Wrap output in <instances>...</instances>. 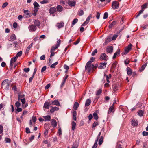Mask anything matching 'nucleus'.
Masks as SVG:
<instances>
[{"label": "nucleus", "instance_id": "1", "mask_svg": "<svg viewBox=\"0 0 148 148\" xmlns=\"http://www.w3.org/2000/svg\"><path fill=\"white\" fill-rule=\"evenodd\" d=\"M95 61V58L93 57H92L90 59L89 61L86 64L85 67V69L87 71L88 73L90 71H92L94 70V65L92 64V62Z\"/></svg>", "mask_w": 148, "mask_h": 148}, {"label": "nucleus", "instance_id": "2", "mask_svg": "<svg viewBox=\"0 0 148 148\" xmlns=\"http://www.w3.org/2000/svg\"><path fill=\"white\" fill-rule=\"evenodd\" d=\"M10 83L9 82L8 80L6 79L2 82L1 85L5 90H7L9 89L10 87Z\"/></svg>", "mask_w": 148, "mask_h": 148}, {"label": "nucleus", "instance_id": "3", "mask_svg": "<svg viewBox=\"0 0 148 148\" xmlns=\"http://www.w3.org/2000/svg\"><path fill=\"white\" fill-rule=\"evenodd\" d=\"M119 3L117 1H114L112 5V7L114 9H117L119 7Z\"/></svg>", "mask_w": 148, "mask_h": 148}, {"label": "nucleus", "instance_id": "4", "mask_svg": "<svg viewBox=\"0 0 148 148\" xmlns=\"http://www.w3.org/2000/svg\"><path fill=\"white\" fill-rule=\"evenodd\" d=\"M28 29L29 31L32 32H35L37 29L35 25L33 24L29 25L28 27Z\"/></svg>", "mask_w": 148, "mask_h": 148}, {"label": "nucleus", "instance_id": "5", "mask_svg": "<svg viewBox=\"0 0 148 148\" xmlns=\"http://www.w3.org/2000/svg\"><path fill=\"white\" fill-rule=\"evenodd\" d=\"M132 45L131 44H130L128 46L126 47L124 51V54H127L132 49Z\"/></svg>", "mask_w": 148, "mask_h": 148}, {"label": "nucleus", "instance_id": "6", "mask_svg": "<svg viewBox=\"0 0 148 148\" xmlns=\"http://www.w3.org/2000/svg\"><path fill=\"white\" fill-rule=\"evenodd\" d=\"M17 60V58L16 57H14L12 58L11 59L10 65V68L11 69H12L13 64L16 62Z\"/></svg>", "mask_w": 148, "mask_h": 148}, {"label": "nucleus", "instance_id": "7", "mask_svg": "<svg viewBox=\"0 0 148 148\" xmlns=\"http://www.w3.org/2000/svg\"><path fill=\"white\" fill-rule=\"evenodd\" d=\"M100 58H101L102 60L107 61L108 58V56L105 53H102L100 56Z\"/></svg>", "mask_w": 148, "mask_h": 148}, {"label": "nucleus", "instance_id": "8", "mask_svg": "<svg viewBox=\"0 0 148 148\" xmlns=\"http://www.w3.org/2000/svg\"><path fill=\"white\" fill-rule=\"evenodd\" d=\"M113 50V47L111 46H109L107 47L106 51L108 53H111Z\"/></svg>", "mask_w": 148, "mask_h": 148}, {"label": "nucleus", "instance_id": "9", "mask_svg": "<svg viewBox=\"0 0 148 148\" xmlns=\"http://www.w3.org/2000/svg\"><path fill=\"white\" fill-rule=\"evenodd\" d=\"M52 105H56L57 106H60V105L57 100H55L53 101L52 103Z\"/></svg>", "mask_w": 148, "mask_h": 148}, {"label": "nucleus", "instance_id": "10", "mask_svg": "<svg viewBox=\"0 0 148 148\" xmlns=\"http://www.w3.org/2000/svg\"><path fill=\"white\" fill-rule=\"evenodd\" d=\"M51 109L50 110V112L52 113H53L55 111L58 110L59 109V108L57 107L51 106Z\"/></svg>", "mask_w": 148, "mask_h": 148}, {"label": "nucleus", "instance_id": "11", "mask_svg": "<svg viewBox=\"0 0 148 148\" xmlns=\"http://www.w3.org/2000/svg\"><path fill=\"white\" fill-rule=\"evenodd\" d=\"M56 11V9L55 7H51L49 10V12L51 14H54L55 13Z\"/></svg>", "mask_w": 148, "mask_h": 148}, {"label": "nucleus", "instance_id": "12", "mask_svg": "<svg viewBox=\"0 0 148 148\" xmlns=\"http://www.w3.org/2000/svg\"><path fill=\"white\" fill-rule=\"evenodd\" d=\"M107 64V63H101L100 64V66L98 67V68L100 69H104L106 67V65Z\"/></svg>", "mask_w": 148, "mask_h": 148}, {"label": "nucleus", "instance_id": "13", "mask_svg": "<svg viewBox=\"0 0 148 148\" xmlns=\"http://www.w3.org/2000/svg\"><path fill=\"white\" fill-rule=\"evenodd\" d=\"M50 105V103L49 102L46 101L44 103V107L46 108L49 109Z\"/></svg>", "mask_w": 148, "mask_h": 148}, {"label": "nucleus", "instance_id": "14", "mask_svg": "<svg viewBox=\"0 0 148 148\" xmlns=\"http://www.w3.org/2000/svg\"><path fill=\"white\" fill-rule=\"evenodd\" d=\"M68 4L70 6H74L75 4V2L73 1H69Z\"/></svg>", "mask_w": 148, "mask_h": 148}, {"label": "nucleus", "instance_id": "15", "mask_svg": "<svg viewBox=\"0 0 148 148\" xmlns=\"http://www.w3.org/2000/svg\"><path fill=\"white\" fill-rule=\"evenodd\" d=\"M51 124L52 126L55 127L57 126V122L54 119H52L51 122Z\"/></svg>", "mask_w": 148, "mask_h": 148}, {"label": "nucleus", "instance_id": "16", "mask_svg": "<svg viewBox=\"0 0 148 148\" xmlns=\"http://www.w3.org/2000/svg\"><path fill=\"white\" fill-rule=\"evenodd\" d=\"M120 53V49H118L117 50L116 52L115 53L113 56V59H115L117 56Z\"/></svg>", "mask_w": 148, "mask_h": 148}, {"label": "nucleus", "instance_id": "17", "mask_svg": "<svg viewBox=\"0 0 148 148\" xmlns=\"http://www.w3.org/2000/svg\"><path fill=\"white\" fill-rule=\"evenodd\" d=\"M64 23L63 22H61L60 23H57L56 25V26L59 29L63 27L64 26Z\"/></svg>", "mask_w": 148, "mask_h": 148}, {"label": "nucleus", "instance_id": "18", "mask_svg": "<svg viewBox=\"0 0 148 148\" xmlns=\"http://www.w3.org/2000/svg\"><path fill=\"white\" fill-rule=\"evenodd\" d=\"M57 11L59 12H61L63 11V8L60 5H58L56 7Z\"/></svg>", "mask_w": 148, "mask_h": 148}, {"label": "nucleus", "instance_id": "19", "mask_svg": "<svg viewBox=\"0 0 148 148\" xmlns=\"http://www.w3.org/2000/svg\"><path fill=\"white\" fill-rule=\"evenodd\" d=\"M43 117L44 118L45 121H49L51 118V116L49 115L44 116Z\"/></svg>", "mask_w": 148, "mask_h": 148}, {"label": "nucleus", "instance_id": "20", "mask_svg": "<svg viewBox=\"0 0 148 148\" xmlns=\"http://www.w3.org/2000/svg\"><path fill=\"white\" fill-rule=\"evenodd\" d=\"M16 39V36L14 34H12L10 37L9 40L13 41Z\"/></svg>", "mask_w": 148, "mask_h": 148}, {"label": "nucleus", "instance_id": "21", "mask_svg": "<svg viewBox=\"0 0 148 148\" xmlns=\"http://www.w3.org/2000/svg\"><path fill=\"white\" fill-rule=\"evenodd\" d=\"M138 124L137 120H132V125L133 126H136Z\"/></svg>", "mask_w": 148, "mask_h": 148}, {"label": "nucleus", "instance_id": "22", "mask_svg": "<svg viewBox=\"0 0 148 148\" xmlns=\"http://www.w3.org/2000/svg\"><path fill=\"white\" fill-rule=\"evenodd\" d=\"M40 22L38 20H35L34 21V24L35 26L39 27L40 25Z\"/></svg>", "mask_w": 148, "mask_h": 148}, {"label": "nucleus", "instance_id": "23", "mask_svg": "<svg viewBox=\"0 0 148 148\" xmlns=\"http://www.w3.org/2000/svg\"><path fill=\"white\" fill-rule=\"evenodd\" d=\"M127 74L129 75H131L132 73V70L129 67H127Z\"/></svg>", "mask_w": 148, "mask_h": 148}, {"label": "nucleus", "instance_id": "24", "mask_svg": "<svg viewBox=\"0 0 148 148\" xmlns=\"http://www.w3.org/2000/svg\"><path fill=\"white\" fill-rule=\"evenodd\" d=\"M91 102V100L90 99H87L86 102L85 103V106H89Z\"/></svg>", "mask_w": 148, "mask_h": 148}, {"label": "nucleus", "instance_id": "25", "mask_svg": "<svg viewBox=\"0 0 148 148\" xmlns=\"http://www.w3.org/2000/svg\"><path fill=\"white\" fill-rule=\"evenodd\" d=\"M103 139L104 138L103 136H101L100 137V138L98 144L99 145H100L102 144L103 142Z\"/></svg>", "mask_w": 148, "mask_h": 148}, {"label": "nucleus", "instance_id": "26", "mask_svg": "<svg viewBox=\"0 0 148 148\" xmlns=\"http://www.w3.org/2000/svg\"><path fill=\"white\" fill-rule=\"evenodd\" d=\"M25 95L23 94H20L19 95L18 97V100H21L22 99H23L24 98Z\"/></svg>", "mask_w": 148, "mask_h": 148}, {"label": "nucleus", "instance_id": "27", "mask_svg": "<svg viewBox=\"0 0 148 148\" xmlns=\"http://www.w3.org/2000/svg\"><path fill=\"white\" fill-rule=\"evenodd\" d=\"M147 65V63H146L145 64H143L141 66V68L139 69V71L140 72H142L144 70L145 67Z\"/></svg>", "mask_w": 148, "mask_h": 148}, {"label": "nucleus", "instance_id": "28", "mask_svg": "<svg viewBox=\"0 0 148 148\" xmlns=\"http://www.w3.org/2000/svg\"><path fill=\"white\" fill-rule=\"evenodd\" d=\"M111 40H112V39L111 38V37H110V36H109L106 39L105 41V43H108L111 41Z\"/></svg>", "mask_w": 148, "mask_h": 148}, {"label": "nucleus", "instance_id": "29", "mask_svg": "<svg viewBox=\"0 0 148 148\" xmlns=\"http://www.w3.org/2000/svg\"><path fill=\"white\" fill-rule=\"evenodd\" d=\"M73 120L76 121L77 119V112L76 111H74L73 112Z\"/></svg>", "mask_w": 148, "mask_h": 148}, {"label": "nucleus", "instance_id": "30", "mask_svg": "<svg viewBox=\"0 0 148 148\" xmlns=\"http://www.w3.org/2000/svg\"><path fill=\"white\" fill-rule=\"evenodd\" d=\"M79 106V103L77 102H75L73 106L74 109L75 110H77V108Z\"/></svg>", "mask_w": 148, "mask_h": 148}, {"label": "nucleus", "instance_id": "31", "mask_svg": "<svg viewBox=\"0 0 148 148\" xmlns=\"http://www.w3.org/2000/svg\"><path fill=\"white\" fill-rule=\"evenodd\" d=\"M72 129L73 130H74L75 129L76 125V124L75 122L74 121H73L72 123Z\"/></svg>", "mask_w": 148, "mask_h": 148}, {"label": "nucleus", "instance_id": "32", "mask_svg": "<svg viewBox=\"0 0 148 148\" xmlns=\"http://www.w3.org/2000/svg\"><path fill=\"white\" fill-rule=\"evenodd\" d=\"M114 108H112V107H110L109 109L108 113L110 114L111 112H114Z\"/></svg>", "mask_w": 148, "mask_h": 148}, {"label": "nucleus", "instance_id": "33", "mask_svg": "<svg viewBox=\"0 0 148 148\" xmlns=\"http://www.w3.org/2000/svg\"><path fill=\"white\" fill-rule=\"evenodd\" d=\"M116 21H113L111 24L109 25V28H112L113 26L116 25Z\"/></svg>", "mask_w": 148, "mask_h": 148}, {"label": "nucleus", "instance_id": "34", "mask_svg": "<svg viewBox=\"0 0 148 148\" xmlns=\"http://www.w3.org/2000/svg\"><path fill=\"white\" fill-rule=\"evenodd\" d=\"M33 43H31L29 45L27 48L26 49V52L27 53H28L29 52V51L30 49V48L32 47V45H33Z\"/></svg>", "mask_w": 148, "mask_h": 148}, {"label": "nucleus", "instance_id": "35", "mask_svg": "<svg viewBox=\"0 0 148 148\" xmlns=\"http://www.w3.org/2000/svg\"><path fill=\"white\" fill-rule=\"evenodd\" d=\"M84 14V12L82 10H79L78 11V15L79 16H82Z\"/></svg>", "mask_w": 148, "mask_h": 148}, {"label": "nucleus", "instance_id": "36", "mask_svg": "<svg viewBox=\"0 0 148 148\" xmlns=\"http://www.w3.org/2000/svg\"><path fill=\"white\" fill-rule=\"evenodd\" d=\"M58 47L56 45L55 46H53L51 49V51H54Z\"/></svg>", "mask_w": 148, "mask_h": 148}, {"label": "nucleus", "instance_id": "37", "mask_svg": "<svg viewBox=\"0 0 148 148\" xmlns=\"http://www.w3.org/2000/svg\"><path fill=\"white\" fill-rule=\"evenodd\" d=\"M38 8H34V9L33 10L34 13H33V15L34 16H35L36 15V13L38 11Z\"/></svg>", "mask_w": 148, "mask_h": 148}, {"label": "nucleus", "instance_id": "38", "mask_svg": "<svg viewBox=\"0 0 148 148\" xmlns=\"http://www.w3.org/2000/svg\"><path fill=\"white\" fill-rule=\"evenodd\" d=\"M78 145L76 142L74 143L72 145L71 148H77Z\"/></svg>", "mask_w": 148, "mask_h": 148}, {"label": "nucleus", "instance_id": "39", "mask_svg": "<svg viewBox=\"0 0 148 148\" xmlns=\"http://www.w3.org/2000/svg\"><path fill=\"white\" fill-rule=\"evenodd\" d=\"M78 21V19L77 18L74 19L72 22V25H75Z\"/></svg>", "mask_w": 148, "mask_h": 148}, {"label": "nucleus", "instance_id": "40", "mask_svg": "<svg viewBox=\"0 0 148 148\" xmlns=\"http://www.w3.org/2000/svg\"><path fill=\"white\" fill-rule=\"evenodd\" d=\"M144 113L143 111L142 110H140L138 112V115L140 116H143Z\"/></svg>", "mask_w": 148, "mask_h": 148}, {"label": "nucleus", "instance_id": "41", "mask_svg": "<svg viewBox=\"0 0 148 148\" xmlns=\"http://www.w3.org/2000/svg\"><path fill=\"white\" fill-rule=\"evenodd\" d=\"M98 141L97 140H96L94 144V145L92 147V148H96L97 145Z\"/></svg>", "mask_w": 148, "mask_h": 148}, {"label": "nucleus", "instance_id": "42", "mask_svg": "<svg viewBox=\"0 0 148 148\" xmlns=\"http://www.w3.org/2000/svg\"><path fill=\"white\" fill-rule=\"evenodd\" d=\"M58 63L57 62H56L51 65L50 66V67L52 68H55L56 67V65H57Z\"/></svg>", "mask_w": 148, "mask_h": 148}, {"label": "nucleus", "instance_id": "43", "mask_svg": "<svg viewBox=\"0 0 148 148\" xmlns=\"http://www.w3.org/2000/svg\"><path fill=\"white\" fill-rule=\"evenodd\" d=\"M33 5L34 6V8H38V7L39 6V4L36 1L34 2Z\"/></svg>", "mask_w": 148, "mask_h": 148}, {"label": "nucleus", "instance_id": "44", "mask_svg": "<svg viewBox=\"0 0 148 148\" xmlns=\"http://www.w3.org/2000/svg\"><path fill=\"white\" fill-rule=\"evenodd\" d=\"M92 14H90L86 19V21H88V22H89L90 20V18L92 17Z\"/></svg>", "mask_w": 148, "mask_h": 148}, {"label": "nucleus", "instance_id": "45", "mask_svg": "<svg viewBox=\"0 0 148 148\" xmlns=\"http://www.w3.org/2000/svg\"><path fill=\"white\" fill-rule=\"evenodd\" d=\"M93 116L94 119L96 120H97L98 119V116L97 114L96 113H94L93 114Z\"/></svg>", "mask_w": 148, "mask_h": 148}, {"label": "nucleus", "instance_id": "46", "mask_svg": "<svg viewBox=\"0 0 148 148\" xmlns=\"http://www.w3.org/2000/svg\"><path fill=\"white\" fill-rule=\"evenodd\" d=\"M102 92V90L101 89H99L97 91V92L96 93V95H100Z\"/></svg>", "mask_w": 148, "mask_h": 148}, {"label": "nucleus", "instance_id": "47", "mask_svg": "<svg viewBox=\"0 0 148 148\" xmlns=\"http://www.w3.org/2000/svg\"><path fill=\"white\" fill-rule=\"evenodd\" d=\"M49 1L47 0H43L40 1V3L42 4L47 3H49Z\"/></svg>", "mask_w": 148, "mask_h": 148}, {"label": "nucleus", "instance_id": "48", "mask_svg": "<svg viewBox=\"0 0 148 148\" xmlns=\"http://www.w3.org/2000/svg\"><path fill=\"white\" fill-rule=\"evenodd\" d=\"M22 55V52L21 51H20L18 52L16 55V56L18 58L19 57L21 56Z\"/></svg>", "mask_w": 148, "mask_h": 148}, {"label": "nucleus", "instance_id": "49", "mask_svg": "<svg viewBox=\"0 0 148 148\" xmlns=\"http://www.w3.org/2000/svg\"><path fill=\"white\" fill-rule=\"evenodd\" d=\"M108 16V14L107 12H106L104 13V16L103 17V18L104 19H106Z\"/></svg>", "mask_w": 148, "mask_h": 148}, {"label": "nucleus", "instance_id": "50", "mask_svg": "<svg viewBox=\"0 0 148 148\" xmlns=\"http://www.w3.org/2000/svg\"><path fill=\"white\" fill-rule=\"evenodd\" d=\"M98 125V123L97 122H94L93 124L92 129H93V128H95V127Z\"/></svg>", "mask_w": 148, "mask_h": 148}, {"label": "nucleus", "instance_id": "51", "mask_svg": "<svg viewBox=\"0 0 148 148\" xmlns=\"http://www.w3.org/2000/svg\"><path fill=\"white\" fill-rule=\"evenodd\" d=\"M22 110V109L21 108H17L16 109V113L17 114L18 112H21Z\"/></svg>", "mask_w": 148, "mask_h": 148}, {"label": "nucleus", "instance_id": "52", "mask_svg": "<svg viewBox=\"0 0 148 148\" xmlns=\"http://www.w3.org/2000/svg\"><path fill=\"white\" fill-rule=\"evenodd\" d=\"M118 35L116 34H114L112 38V40H115L116 39V38L117 37Z\"/></svg>", "mask_w": 148, "mask_h": 148}, {"label": "nucleus", "instance_id": "53", "mask_svg": "<svg viewBox=\"0 0 148 148\" xmlns=\"http://www.w3.org/2000/svg\"><path fill=\"white\" fill-rule=\"evenodd\" d=\"M144 11V10L143 9H142L141 10H140L139 12V13L136 16V18H137L140 14H141Z\"/></svg>", "mask_w": 148, "mask_h": 148}, {"label": "nucleus", "instance_id": "54", "mask_svg": "<svg viewBox=\"0 0 148 148\" xmlns=\"http://www.w3.org/2000/svg\"><path fill=\"white\" fill-rule=\"evenodd\" d=\"M24 13L26 15H27V16L28 15L29 17H30V16H29V15L28 10H24Z\"/></svg>", "mask_w": 148, "mask_h": 148}, {"label": "nucleus", "instance_id": "55", "mask_svg": "<svg viewBox=\"0 0 148 148\" xmlns=\"http://www.w3.org/2000/svg\"><path fill=\"white\" fill-rule=\"evenodd\" d=\"M15 106L17 108L21 106V103L18 101H17L15 103Z\"/></svg>", "mask_w": 148, "mask_h": 148}, {"label": "nucleus", "instance_id": "56", "mask_svg": "<svg viewBox=\"0 0 148 148\" xmlns=\"http://www.w3.org/2000/svg\"><path fill=\"white\" fill-rule=\"evenodd\" d=\"M97 49H95L92 52V53L91 55L92 56H94L95 54L97 53Z\"/></svg>", "mask_w": 148, "mask_h": 148}, {"label": "nucleus", "instance_id": "57", "mask_svg": "<svg viewBox=\"0 0 148 148\" xmlns=\"http://www.w3.org/2000/svg\"><path fill=\"white\" fill-rule=\"evenodd\" d=\"M51 86L50 84L49 83L45 87V90H47Z\"/></svg>", "mask_w": 148, "mask_h": 148}, {"label": "nucleus", "instance_id": "58", "mask_svg": "<svg viewBox=\"0 0 148 148\" xmlns=\"http://www.w3.org/2000/svg\"><path fill=\"white\" fill-rule=\"evenodd\" d=\"M100 13L98 12H97V14H96V18H97V19H99V18H100Z\"/></svg>", "mask_w": 148, "mask_h": 148}, {"label": "nucleus", "instance_id": "59", "mask_svg": "<svg viewBox=\"0 0 148 148\" xmlns=\"http://www.w3.org/2000/svg\"><path fill=\"white\" fill-rule=\"evenodd\" d=\"M46 66H44V67H43L41 69V73H42L45 71L46 70Z\"/></svg>", "mask_w": 148, "mask_h": 148}, {"label": "nucleus", "instance_id": "60", "mask_svg": "<svg viewBox=\"0 0 148 148\" xmlns=\"http://www.w3.org/2000/svg\"><path fill=\"white\" fill-rule=\"evenodd\" d=\"M143 135V136H146L148 135V132L145 131H143L142 133Z\"/></svg>", "mask_w": 148, "mask_h": 148}, {"label": "nucleus", "instance_id": "61", "mask_svg": "<svg viewBox=\"0 0 148 148\" xmlns=\"http://www.w3.org/2000/svg\"><path fill=\"white\" fill-rule=\"evenodd\" d=\"M61 41V40L60 39H59L58 40V41H57V43L56 45L57 46L59 47Z\"/></svg>", "mask_w": 148, "mask_h": 148}, {"label": "nucleus", "instance_id": "62", "mask_svg": "<svg viewBox=\"0 0 148 148\" xmlns=\"http://www.w3.org/2000/svg\"><path fill=\"white\" fill-rule=\"evenodd\" d=\"M23 70H24V71L25 72H26V73H27V72H28L29 71L30 69L29 68H25Z\"/></svg>", "mask_w": 148, "mask_h": 148}, {"label": "nucleus", "instance_id": "63", "mask_svg": "<svg viewBox=\"0 0 148 148\" xmlns=\"http://www.w3.org/2000/svg\"><path fill=\"white\" fill-rule=\"evenodd\" d=\"M147 3H145L142 5L141 6L142 9H143L146 8L147 7Z\"/></svg>", "mask_w": 148, "mask_h": 148}, {"label": "nucleus", "instance_id": "64", "mask_svg": "<svg viewBox=\"0 0 148 148\" xmlns=\"http://www.w3.org/2000/svg\"><path fill=\"white\" fill-rule=\"evenodd\" d=\"M45 58V55H42L40 57V59L41 60H44Z\"/></svg>", "mask_w": 148, "mask_h": 148}]
</instances>
